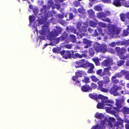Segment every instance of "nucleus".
<instances>
[{
	"label": "nucleus",
	"instance_id": "obj_12",
	"mask_svg": "<svg viewBox=\"0 0 129 129\" xmlns=\"http://www.w3.org/2000/svg\"><path fill=\"white\" fill-rule=\"evenodd\" d=\"M121 103V102L120 100H116L115 103L116 107H114L113 109L116 111H118L119 109L122 107V106Z\"/></svg>",
	"mask_w": 129,
	"mask_h": 129
},
{
	"label": "nucleus",
	"instance_id": "obj_30",
	"mask_svg": "<svg viewBox=\"0 0 129 129\" xmlns=\"http://www.w3.org/2000/svg\"><path fill=\"white\" fill-rule=\"evenodd\" d=\"M85 72L83 71L78 70V72L75 73L76 75L77 76L79 77H81L83 76Z\"/></svg>",
	"mask_w": 129,
	"mask_h": 129
},
{
	"label": "nucleus",
	"instance_id": "obj_57",
	"mask_svg": "<svg viewBox=\"0 0 129 129\" xmlns=\"http://www.w3.org/2000/svg\"><path fill=\"white\" fill-rule=\"evenodd\" d=\"M91 87L93 89H95L97 87V85L94 83H92L91 84Z\"/></svg>",
	"mask_w": 129,
	"mask_h": 129
},
{
	"label": "nucleus",
	"instance_id": "obj_40",
	"mask_svg": "<svg viewBox=\"0 0 129 129\" xmlns=\"http://www.w3.org/2000/svg\"><path fill=\"white\" fill-rule=\"evenodd\" d=\"M121 72L122 76L123 75H125L126 76L127 75L129 74V71L126 70H122Z\"/></svg>",
	"mask_w": 129,
	"mask_h": 129
},
{
	"label": "nucleus",
	"instance_id": "obj_49",
	"mask_svg": "<svg viewBox=\"0 0 129 129\" xmlns=\"http://www.w3.org/2000/svg\"><path fill=\"white\" fill-rule=\"evenodd\" d=\"M29 20L30 22L31 23L33 22L35 20V16L33 15L30 16L29 17Z\"/></svg>",
	"mask_w": 129,
	"mask_h": 129
},
{
	"label": "nucleus",
	"instance_id": "obj_54",
	"mask_svg": "<svg viewBox=\"0 0 129 129\" xmlns=\"http://www.w3.org/2000/svg\"><path fill=\"white\" fill-rule=\"evenodd\" d=\"M99 90L101 91L102 92L105 93L109 91V90L107 89L104 88L103 87H102Z\"/></svg>",
	"mask_w": 129,
	"mask_h": 129
},
{
	"label": "nucleus",
	"instance_id": "obj_31",
	"mask_svg": "<svg viewBox=\"0 0 129 129\" xmlns=\"http://www.w3.org/2000/svg\"><path fill=\"white\" fill-rule=\"evenodd\" d=\"M92 60L94 62L95 65L96 66H99L100 63L99 58L97 57L93 58Z\"/></svg>",
	"mask_w": 129,
	"mask_h": 129
},
{
	"label": "nucleus",
	"instance_id": "obj_14",
	"mask_svg": "<svg viewBox=\"0 0 129 129\" xmlns=\"http://www.w3.org/2000/svg\"><path fill=\"white\" fill-rule=\"evenodd\" d=\"M85 61V60L84 59H82L80 60L79 61H77L75 62V63L77 64L78 66H75V67L76 68H82V66L83 65V63Z\"/></svg>",
	"mask_w": 129,
	"mask_h": 129
},
{
	"label": "nucleus",
	"instance_id": "obj_39",
	"mask_svg": "<svg viewBox=\"0 0 129 129\" xmlns=\"http://www.w3.org/2000/svg\"><path fill=\"white\" fill-rule=\"evenodd\" d=\"M112 106H108L109 107H105V109L106 111V112L108 113H109L111 110L113 108V107Z\"/></svg>",
	"mask_w": 129,
	"mask_h": 129
},
{
	"label": "nucleus",
	"instance_id": "obj_45",
	"mask_svg": "<svg viewBox=\"0 0 129 129\" xmlns=\"http://www.w3.org/2000/svg\"><path fill=\"white\" fill-rule=\"evenodd\" d=\"M74 6L76 7H78L80 5V3L78 1H75L73 3Z\"/></svg>",
	"mask_w": 129,
	"mask_h": 129
},
{
	"label": "nucleus",
	"instance_id": "obj_63",
	"mask_svg": "<svg viewBox=\"0 0 129 129\" xmlns=\"http://www.w3.org/2000/svg\"><path fill=\"white\" fill-rule=\"evenodd\" d=\"M109 46L113 47H114L116 46L115 43L114 42H112L109 44Z\"/></svg>",
	"mask_w": 129,
	"mask_h": 129
},
{
	"label": "nucleus",
	"instance_id": "obj_37",
	"mask_svg": "<svg viewBox=\"0 0 129 129\" xmlns=\"http://www.w3.org/2000/svg\"><path fill=\"white\" fill-rule=\"evenodd\" d=\"M90 78H91L92 81L95 82H96L99 80V79L94 75L91 76Z\"/></svg>",
	"mask_w": 129,
	"mask_h": 129
},
{
	"label": "nucleus",
	"instance_id": "obj_21",
	"mask_svg": "<svg viewBox=\"0 0 129 129\" xmlns=\"http://www.w3.org/2000/svg\"><path fill=\"white\" fill-rule=\"evenodd\" d=\"M120 0H114L112 4L116 7H119L121 6V3Z\"/></svg>",
	"mask_w": 129,
	"mask_h": 129
},
{
	"label": "nucleus",
	"instance_id": "obj_42",
	"mask_svg": "<svg viewBox=\"0 0 129 129\" xmlns=\"http://www.w3.org/2000/svg\"><path fill=\"white\" fill-rule=\"evenodd\" d=\"M127 40H125L121 42V45H125V46H128L129 45Z\"/></svg>",
	"mask_w": 129,
	"mask_h": 129
},
{
	"label": "nucleus",
	"instance_id": "obj_52",
	"mask_svg": "<svg viewBox=\"0 0 129 129\" xmlns=\"http://www.w3.org/2000/svg\"><path fill=\"white\" fill-rule=\"evenodd\" d=\"M82 82H85L86 83H89V79L87 77H85L83 80H82Z\"/></svg>",
	"mask_w": 129,
	"mask_h": 129
},
{
	"label": "nucleus",
	"instance_id": "obj_27",
	"mask_svg": "<svg viewBox=\"0 0 129 129\" xmlns=\"http://www.w3.org/2000/svg\"><path fill=\"white\" fill-rule=\"evenodd\" d=\"M95 118L98 119H102L104 118V116L102 113H97L95 115Z\"/></svg>",
	"mask_w": 129,
	"mask_h": 129
},
{
	"label": "nucleus",
	"instance_id": "obj_35",
	"mask_svg": "<svg viewBox=\"0 0 129 129\" xmlns=\"http://www.w3.org/2000/svg\"><path fill=\"white\" fill-rule=\"evenodd\" d=\"M103 81L105 84H107L110 81L109 77L107 76L103 77Z\"/></svg>",
	"mask_w": 129,
	"mask_h": 129
},
{
	"label": "nucleus",
	"instance_id": "obj_62",
	"mask_svg": "<svg viewBox=\"0 0 129 129\" xmlns=\"http://www.w3.org/2000/svg\"><path fill=\"white\" fill-rule=\"evenodd\" d=\"M53 40L55 41L56 42V43L57 44L59 42V41H60V37H59L57 38H56L55 37Z\"/></svg>",
	"mask_w": 129,
	"mask_h": 129
},
{
	"label": "nucleus",
	"instance_id": "obj_29",
	"mask_svg": "<svg viewBox=\"0 0 129 129\" xmlns=\"http://www.w3.org/2000/svg\"><path fill=\"white\" fill-rule=\"evenodd\" d=\"M102 69L98 70L96 71V74L99 76L102 77L105 75V73L103 71L102 72Z\"/></svg>",
	"mask_w": 129,
	"mask_h": 129
},
{
	"label": "nucleus",
	"instance_id": "obj_19",
	"mask_svg": "<svg viewBox=\"0 0 129 129\" xmlns=\"http://www.w3.org/2000/svg\"><path fill=\"white\" fill-rule=\"evenodd\" d=\"M121 110V112L124 114H129V108L124 106Z\"/></svg>",
	"mask_w": 129,
	"mask_h": 129
},
{
	"label": "nucleus",
	"instance_id": "obj_24",
	"mask_svg": "<svg viewBox=\"0 0 129 129\" xmlns=\"http://www.w3.org/2000/svg\"><path fill=\"white\" fill-rule=\"evenodd\" d=\"M83 43L86 45L90 46L92 45V42L91 41L85 38L83 39Z\"/></svg>",
	"mask_w": 129,
	"mask_h": 129
},
{
	"label": "nucleus",
	"instance_id": "obj_56",
	"mask_svg": "<svg viewBox=\"0 0 129 129\" xmlns=\"http://www.w3.org/2000/svg\"><path fill=\"white\" fill-rule=\"evenodd\" d=\"M123 5L125 7H129V2L128 1H126L123 4Z\"/></svg>",
	"mask_w": 129,
	"mask_h": 129
},
{
	"label": "nucleus",
	"instance_id": "obj_10",
	"mask_svg": "<svg viewBox=\"0 0 129 129\" xmlns=\"http://www.w3.org/2000/svg\"><path fill=\"white\" fill-rule=\"evenodd\" d=\"M112 61V60L110 59H105L102 62V65L105 67L109 66L113 64Z\"/></svg>",
	"mask_w": 129,
	"mask_h": 129
},
{
	"label": "nucleus",
	"instance_id": "obj_17",
	"mask_svg": "<svg viewBox=\"0 0 129 129\" xmlns=\"http://www.w3.org/2000/svg\"><path fill=\"white\" fill-rule=\"evenodd\" d=\"M100 50L99 52H101L104 53H105L107 50V45L104 44L101 45Z\"/></svg>",
	"mask_w": 129,
	"mask_h": 129
},
{
	"label": "nucleus",
	"instance_id": "obj_4",
	"mask_svg": "<svg viewBox=\"0 0 129 129\" xmlns=\"http://www.w3.org/2000/svg\"><path fill=\"white\" fill-rule=\"evenodd\" d=\"M50 31V29L48 27V25L47 24L44 25L42 26V29L39 31L40 34L42 36H39V37L41 40L45 39V36L46 34Z\"/></svg>",
	"mask_w": 129,
	"mask_h": 129
},
{
	"label": "nucleus",
	"instance_id": "obj_5",
	"mask_svg": "<svg viewBox=\"0 0 129 129\" xmlns=\"http://www.w3.org/2000/svg\"><path fill=\"white\" fill-rule=\"evenodd\" d=\"M62 31L61 29H54L48 34L47 36V39L51 41L53 40L55 37L58 36V34H60Z\"/></svg>",
	"mask_w": 129,
	"mask_h": 129
},
{
	"label": "nucleus",
	"instance_id": "obj_2",
	"mask_svg": "<svg viewBox=\"0 0 129 129\" xmlns=\"http://www.w3.org/2000/svg\"><path fill=\"white\" fill-rule=\"evenodd\" d=\"M47 5H43L40 10L42 14H46L47 13V10H49L51 7H52V9H54L55 8L53 6L54 2L52 0H49L47 1Z\"/></svg>",
	"mask_w": 129,
	"mask_h": 129
},
{
	"label": "nucleus",
	"instance_id": "obj_15",
	"mask_svg": "<svg viewBox=\"0 0 129 129\" xmlns=\"http://www.w3.org/2000/svg\"><path fill=\"white\" fill-rule=\"evenodd\" d=\"M75 51H72V57L74 59L76 58H81L83 57L82 55L84 56H85L84 54H82V55L78 53H76L75 54H74V52Z\"/></svg>",
	"mask_w": 129,
	"mask_h": 129
},
{
	"label": "nucleus",
	"instance_id": "obj_61",
	"mask_svg": "<svg viewBox=\"0 0 129 129\" xmlns=\"http://www.w3.org/2000/svg\"><path fill=\"white\" fill-rule=\"evenodd\" d=\"M69 19L72 20L74 17V16L73 14L72 13L70 12L69 13Z\"/></svg>",
	"mask_w": 129,
	"mask_h": 129
},
{
	"label": "nucleus",
	"instance_id": "obj_38",
	"mask_svg": "<svg viewBox=\"0 0 129 129\" xmlns=\"http://www.w3.org/2000/svg\"><path fill=\"white\" fill-rule=\"evenodd\" d=\"M89 24L90 26L93 27H95L96 25V24L95 22L91 20H90L89 21Z\"/></svg>",
	"mask_w": 129,
	"mask_h": 129
},
{
	"label": "nucleus",
	"instance_id": "obj_25",
	"mask_svg": "<svg viewBox=\"0 0 129 129\" xmlns=\"http://www.w3.org/2000/svg\"><path fill=\"white\" fill-rule=\"evenodd\" d=\"M122 77V74L120 71V72L116 73L112 77V79H115L116 78H120Z\"/></svg>",
	"mask_w": 129,
	"mask_h": 129
},
{
	"label": "nucleus",
	"instance_id": "obj_8",
	"mask_svg": "<svg viewBox=\"0 0 129 129\" xmlns=\"http://www.w3.org/2000/svg\"><path fill=\"white\" fill-rule=\"evenodd\" d=\"M121 86H118L117 85H114L111 87V89L109 90L110 93L116 96L119 95V93L117 92L118 90H121Z\"/></svg>",
	"mask_w": 129,
	"mask_h": 129
},
{
	"label": "nucleus",
	"instance_id": "obj_28",
	"mask_svg": "<svg viewBox=\"0 0 129 129\" xmlns=\"http://www.w3.org/2000/svg\"><path fill=\"white\" fill-rule=\"evenodd\" d=\"M97 84L98 85L97 89L98 90H99L103 87V81L99 80L97 82Z\"/></svg>",
	"mask_w": 129,
	"mask_h": 129
},
{
	"label": "nucleus",
	"instance_id": "obj_48",
	"mask_svg": "<svg viewBox=\"0 0 129 129\" xmlns=\"http://www.w3.org/2000/svg\"><path fill=\"white\" fill-rule=\"evenodd\" d=\"M94 9L95 10L97 11H100L102 10V9L101 7L99 6H94Z\"/></svg>",
	"mask_w": 129,
	"mask_h": 129
},
{
	"label": "nucleus",
	"instance_id": "obj_18",
	"mask_svg": "<svg viewBox=\"0 0 129 129\" xmlns=\"http://www.w3.org/2000/svg\"><path fill=\"white\" fill-rule=\"evenodd\" d=\"M101 45L98 42L95 43L93 45V47L97 52H99Z\"/></svg>",
	"mask_w": 129,
	"mask_h": 129
},
{
	"label": "nucleus",
	"instance_id": "obj_59",
	"mask_svg": "<svg viewBox=\"0 0 129 129\" xmlns=\"http://www.w3.org/2000/svg\"><path fill=\"white\" fill-rule=\"evenodd\" d=\"M108 51L109 52L113 54L115 53V51L114 49L112 48H110L108 49Z\"/></svg>",
	"mask_w": 129,
	"mask_h": 129
},
{
	"label": "nucleus",
	"instance_id": "obj_46",
	"mask_svg": "<svg viewBox=\"0 0 129 129\" xmlns=\"http://www.w3.org/2000/svg\"><path fill=\"white\" fill-rule=\"evenodd\" d=\"M98 24L99 26L105 28L107 27V25L106 24L103 23L102 22H99L98 23Z\"/></svg>",
	"mask_w": 129,
	"mask_h": 129
},
{
	"label": "nucleus",
	"instance_id": "obj_33",
	"mask_svg": "<svg viewBox=\"0 0 129 129\" xmlns=\"http://www.w3.org/2000/svg\"><path fill=\"white\" fill-rule=\"evenodd\" d=\"M88 51L89 55L91 57H93L95 53L94 49L91 48L89 49Z\"/></svg>",
	"mask_w": 129,
	"mask_h": 129
},
{
	"label": "nucleus",
	"instance_id": "obj_47",
	"mask_svg": "<svg viewBox=\"0 0 129 129\" xmlns=\"http://www.w3.org/2000/svg\"><path fill=\"white\" fill-rule=\"evenodd\" d=\"M88 14L90 16H93L94 14V13L92 9L89 10L87 11Z\"/></svg>",
	"mask_w": 129,
	"mask_h": 129
},
{
	"label": "nucleus",
	"instance_id": "obj_9",
	"mask_svg": "<svg viewBox=\"0 0 129 129\" xmlns=\"http://www.w3.org/2000/svg\"><path fill=\"white\" fill-rule=\"evenodd\" d=\"M81 89L84 92H89L92 90V87L89 85L86 84L83 85L81 88Z\"/></svg>",
	"mask_w": 129,
	"mask_h": 129
},
{
	"label": "nucleus",
	"instance_id": "obj_51",
	"mask_svg": "<svg viewBox=\"0 0 129 129\" xmlns=\"http://www.w3.org/2000/svg\"><path fill=\"white\" fill-rule=\"evenodd\" d=\"M87 31L86 27L85 26L83 25L82 26L81 29L80 30V32L82 31L84 33L86 32Z\"/></svg>",
	"mask_w": 129,
	"mask_h": 129
},
{
	"label": "nucleus",
	"instance_id": "obj_50",
	"mask_svg": "<svg viewBox=\"0 0 129 129\" xmlns=\"http://www.w3.org/2000/svg\"><path fill=\"white\" fill-rule=\"evenodd\" d=\"M73 44H68L65 45V48L69 49H71L73 46Z\"/></svg>",
	"mask_w": 129,
	"mask_h": 129
},
{
	"label": "nucleus",
	"instance_id": "obj_41",
	"mask_svg": "<svg viewBox=\"0 0 129 129\" xmlns=\"http://www.w3.org/2000/svg\"><path fill=\"white\" fill-rule=\"evenodd\" d=\"M98 29L99 32V35H101V36L104 37L105 34L103 33V30L102 28L101 27H98Z\"/></svg>",
	"mask_w": 129,
	"mask_h": 129
},
{
	"label": "nucleus",
	"instance_id": "obj_20",
	"mask_svg": "<svg viewBox=\"0 0 129 129\" xmlns=\"http://www.w3.org/2000/svg\"><path fill=\"white\" fill-rule=\"evenodd\" d=\"M70 40L73 43H76L77 40L76 36L74 35L71 34L69 35Z\"/></svg>",
	"mask_w": 129,
	"mask_h": 129
},
{
	"label": "nucleus",
	"instance_id": "obj_36",
	"mask_svg": "<svg viewBox=\"0 0 129 129\" xmlns=\"http://www.w3.org/2000/svg\"><path fill=\"white\" fill-rule=\"evenodd\" d=\"M85 34L84 33H81L80 31L79 32H77V36L78 39H80L82 38L83 36H85Z\"/></svg>",
	"mask_w": 129,
	"mask_h": 129
},
{
	"label": "nucleus",
	"instance_id": "obj_22",
	"mask_svg": "<svg viewBox=\"0 0 129 129\" xmlns=\"http://www.w3.org/2000/svg\"><path fill=\"white\" fill-rule=\"evenodd\" d=\"M96 17L98 18H105L106 17L105 13L103 12H101L98 13Z\"/></svg>",
	"mask_w": 129,
	"mask_h": 129
},
{
	"label": "nucleus",
	"instance_id": "obj_58",
	"mask_svg": "<svg viewBox=\"0 0 129 129\" xmlns=\"http://www.w3.org/2000/svg\"><path fill=\"white\" fill-rule=\"evenodd\" d=\"M129 32L127 30H123V34L124 36H126L129 34Z\"/></svg>",
	"mask_w": 129,
	"mask_h": 129
},
{
	"label": "nucleus",
	"instance_id": "obj_1",
	"mask_svg": "<svg viewBox=\"0 0 129 129\" xmlns=\"http://www.w3.org/2000/svg\"><path fill=\"white\" fill-rule=\"evenodd\" d=\"M115 50L117 55L121 59L126 60L129 58L128 54H126L125 56L123 55V54L125 53L126 52V50L124 48H120L119 47H116Z\"/></svg>",
	"mask_w": 129,
	"mask_h": 129
},
{
	"label": "nucleus",
	"instance_id": "obj_3",
	"mask_svg": "<svg viewBox=\"0 0 129 129\" xmlns=\"http://www.w3.org/2000/svg\"><path fill=\"white\" fill-rule=\"evenodd\" d=\"M102 100L101 101V103L99 102L97 105V108L99 109H104L105 105L107 106H112L111 105L107 103H110L111 104H112L114 103V102L110 100L107 99H101Z\"/></svg>",
	"mask_w": 129,
	"mask_h": 129
},
{
	"label": "nucleus",
	"instance_id": "obj_7",
	"mask_svg": "<svg viewBox=\"0 0 129 129\" xmlns=\"http://www.w3.org/2000/svg\"><path fill=\"white\" fill-rule=\"evenodd\" d=\"M73 50H62L61 51L60 54L62 56V57L66 59L70 58L72 57Z\"/></svg>",
	"mask_w": 129,
	"mask_h": 129
},
{
	"label": "nucleus",
	"instance_id": "obj_11",
	"mask_svg": "<svg viewBox=\"0 0 129 129\" xmlns=\"http://www.w3.org/2000/svg\"><path fill=\"white\" fill-rule=\"evenodd\" d=\"M108 28L110 34H113L115 33L116 28L113 25L109 24L108 26Z\"/></svg>",
	"mask_w": 129,
	"mask_h": 129
},
{
	"label": "nucleus",
	"instance_id": "obj_44",
	"mask_svg": "<svg viewBox=\"0 0 129 129\" xmlns=\"http://www.w3.org/2000/svg\"><path fill=\"white\" fill-rule=\"evenodd\" d=\"M60 49L59 48H54L52 49V51L55 53H60Z\"/></svg>",
	"mask_w": 129,
	"mask_h": 129
},
{
	"label": "nucleus",
	"instance_id": "obj_55",
	"mask_svg": "<svg viewBox=\"0 0 129 129\" xmlns=\"http://www.w3.org/2000/svg\"><path fill=\"white\" fill-rule=\"evenodd\" d=\"M120 16L121 20L123 21H124L125 20V17L123 14L120 15Z\"/></svg>",
	"mask_w": 129,
	"mask_h": 129
},
{
	"label": "nucleus",
	"instance_id": "obj_6",
	"mask_svg": "<svg viewBox=\"0 0 129 129\" xmlns=\"http://www.w3.org/2000/svg\"><path fill=\"white\" fill-rule=\"evenodd\" d=\"M89 97L91 99L97 101L99 99H107L108 97L101 94L98 95L96 93H90L89 94Z\"/></svg>",
	"mask_w": 129,
	"mask_h": 129
},
{
	"label": "nucleus",
	"instance_id": "obj_32",
	"mask_svg": "<svg viewBox=\"0 0 129 129\" xmlns=\"http://www.w3.org/2000/svg\"><path fill=\"white\" fill-rule=\"evenodd\" d=\"M92 63H90L88 61H86L83 63V65L82 66V68H86L90 67Z\"/></svg>",
	"mask_w": 129,
	"mask_h": 129
},
{
	"label": "nucleus",
	"instance_id": "obj_34",
	"mask_svg": "<svg viewBox=\"0 0 129 129\" xmlns=\"http://www.w3.org/2000/svg\"><path fill=\"white\" fill-rule=\"evenodd\" d=\"M105 126L102 125H101L99 126L98 124L95 125H94L93 127L91 129H103L105 128Z\"/></svg>",
	"mask_w": 129,
	"mask_h": 129
},
{
	"label": "nucleus",
	"instance_id": "obj_60",
	"mask_svg": "<svg viewBox=\"0 0 129 129\" xmlns=\"http://www.w3.org/2000/svg\"><path fill=\"white\" fill-rule=\"evenodd\" d=\"M111 80L112 82L115 84L118 83L119 81V80L115 79H112V78H111Z\"/></svg>",
	"mask_w": 129,
	"mask_h": 129
},
{
	"label": "nucleus",
	"instance_id": "obj_64",
	"mask_svg": "<svg viewBox=\"0 0 129 129\" xmlns=\"http://www.w3.org/2000/svg\"><path fill=\"white\" fill-rule=\"evenodd\" d=\"M75 84L76 85L77 87H79L81 86V83L79 80H77L75 83Z\"/></svg>",
	"mask_w": 129,
	"mask_h": 129
},
{
	"label": "nucleus",
	"instance_id": "obj_23",
	"mask_svg": "<svg viewBox=\"0 0 129 129\" xmlns=\"http://www.w3.org/2000/svg\"><path fill=\"white\" fill-rule=\"evenodd\" d=\"M90 67V68L87 72V73H94L95 71L93 70L94 68V64L92 63Z\"/></svg>",
	"mask_w": 129,
	"mask_h": 129
},
{
	"label": "nucleus",
	"instance_id": "obj_13",
	"mask_svg": "<svg viewBox=\"0 0 129 129\" xmlns=\"http://www.w3.org/2000/svg\"><path fill=\"white\" fill-rule=\"evenodd\" d=\"M124 121L123 120L120 118L119 121H117L114 125V126L117 127L121 128L123 127V124Z\"/></svg>",
	"mask_w": 129,
	"mask_h": 129
},
{
	"label": "nucleus",
	"instance_id": "obj_26",
	"mask_svg": "<svg viewBox=\"0 0 129 129\" xmlns=\"http://www.w3.org/2000/svg\"><path fill=\"white\" fill-rule=\"evenodd\" d=\"M111 67H109L104 68L103 72L105 73V75H106L107 74H108V73L109 75H110L111 73L109 72V71L111 70Z\"/></svg>",
	"mask_w": 129,
	"mask_h": 129
},
{
	"label": "nucleus",
	"instance_id": "obj_43",
	"mask_svg": "<svg viewBox=\"0 0 129 129\" xmlns=\"http://www.w3.org/2000/svg\"><path fill=\"white\" fill-rule=\"evenodd\" d=\"M125 63L124 60H119L117 62V65L118 66H121L124 64Z\"/></svg>",
	"mask_w": 129,
	"mask_h": 129
},
{
	"label": "nucleus",
	"instance_id": "obj_53",
	"mask_svg": "<svg viewBox=\"0 0 129 129\" xmlns=\"http://www.w3.org/2000/svg\"><path fill=\"white\" fill-rule=\"evenodd\" d=\"M82 24V23L81 22H78L76 24V28L79 30L80 29Z\"/></svg>",
	"mask_w": 129,
	"mask_h": 129
},
{
	"label": "nucleus",
	"instance_id": "obj_16",
	"mask_svg": "<svg viewBox=\"0 0 129 129\" xmlns=\"http://www.w3.org/2000/svg\"><path fill=\"white\" fill-rule=\"evenodd\" d=\"M68 34L66 31H64L62 34L61 36L60 37V41H63L66 39L68 37Z\"/></svg>",
	"mask_w": 129,
	"mask_h": 129
}]
</instances>
